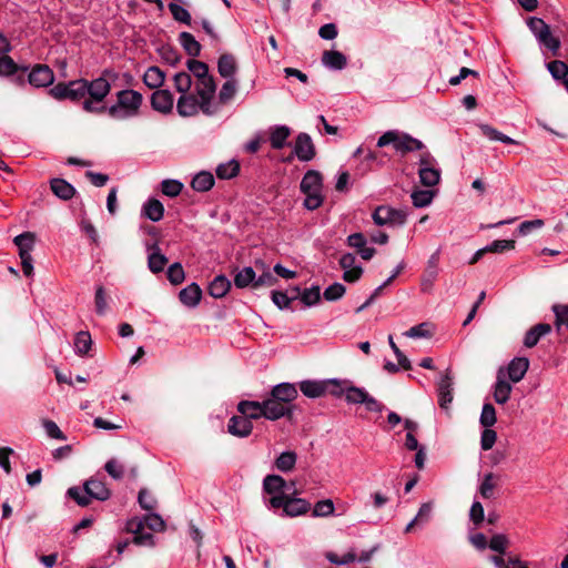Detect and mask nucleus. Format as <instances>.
<instances>
[{
  "mask_svg": "<svg viewBox=\"0 0 568 568\" xmlns=\"http://www.w3.org/2000/svg\"><path fill=\"white\" fill-rule=\"evenodd\" d=\"M497 422L496 409L490 403L483 405L479 423L484 427H493Z\"/></svg>",
  "mask_w": 568,
  "mask_h": 568,
  "instance_id": "6e6d98bb",
  "label": "nucleus"
},
{
  "mask_svg": "<svg viewBox=\"0 0 568 568\" xmlns=\"http://www.w3.org/2000/svg\"><path fill=\"white\" fill-rule=\"evenodd\" d=\"M230 288V280L224 275H217L209 285V294L214 298H221L226 295Z\"/></svg>",
  "mask_w": 568,
  "mask_h": 568,
  "instance_id": "2f4dec72",
  "label": "nucleus"
},
{
  "mask_svg": "<svg viewBox=\"0 0 568 568\" xmlns=\"http://www.w3.org/2000/svg\"><path fill=\"white\" fill-rule=\"evenodd\" d=\"M297 456L294 452H283L275 460V466L283 473L291 471L296 464Z\"/></svg>",
  "mask_w": 568,
  "mask_h": 568,
  "instance_id": "a18cd8bd",
  "label": "nucleus"
},
{
  "mask_svg": "<svg viewBox=\"0 0 568 568\" xmlns=\"http://www.w3.org/2000/svg\"><path fill=\"white\" fill-rule=\"evenodd\" d=\"M174 105V97L169 90H156L151 95V106L161 113H170Z\"/></svg>",
  "mask_w": 568,
  "mask_h": 568,
  "instance_id": "f3484780",
  "label": "nucleus"
},
{
  "mask_svg": "<svg viewBox=\"0 0 568 568\" xmlns=\"http://www.w3.org/2000/svg\"><path fill=\"white\" fill-rule=\"evenodd\" d=\"M176 110L181 116H193L202 111V100L194 94H181L176 103Z\"/></svg>",
  "mask_w": 568,
  "mask_h": 568,
  "instance_id": "2eb2a0df",
  "label": "nucleus"
},
{
  "mask_svg": "<svg viewBox=\"0 0 568 568\" xmlns=\"http://www.w3.org/2000/svg\"><path fill=\"white\" fill-rule=\"evenodd\" d=\"M418 176L425 186H435L440 180V169L429 151H423L418 160Z\"/></svg>",
  "mask_w": 568,
  "mask_h": 568,
  "instance_id": "9b49d317",
  "label": "nucleus"
},
{
  "mask_svg": "<svg viewBox=\"0 0 568 568\" xmlns=\"http://www.w3.org/2000/svg\"><path fill=\"white\" fill-rule=\"evenodd\" d=\"M179 42L191 57H197L201 52V44L189 32H181L179 36Z\"/></svg>",
  "mask_w": 568,
  "mask_h": 568,
  "instance_id": "79ce46f5",
  "label": "nucleus"
},
{
  "mask_svg": "<svg viewBox=\"0 0 568 568\" xmlns=\"http://www.w3.org/2000/svg\"><path fill=\"white\" fill-rule=\"evenodd\" d=\"M227 430L230 434L236 437H247L253 430V424L250 419L242 415L232 416L227 424Z\"/></svg>",
  "mask_w": 568,
  "mask_h": 568,
  "instance_id": "a211bd4d",
  "label": "nucleus"
},
{
  "mask_svg": "<svg viewBox=\"0 0 568 568\" xmlns=\"http://www.w3.org/2000/svg\"><path fill=\"white\" fill-rule=\"evenodd\" d=\"M18 64L7 54L0 57V77H8L18 71Z\"/></svg>",
  "mask_w": 568,
  "mask_h": 568,
  "instance_id": "338daca9",
  "label": "nucleus"
},
{
  "mask_svg": "<svg viewBox=\"0 0 568 568\" xmlns=\"http://www.w3.org/2000/svg\"><path fill=\"white\" fill-rule=\"evenodd\" d=\"M115 77L112 70L105 69L97 79H84L85 99L82 102V109L85 112L92 114L105 113L106 105L104 104V100L111 91L110 79H114Z\"/></svg>",
  "mask_w": 568,
  "mask_h": 568,
  "instance_id": "f257e3e1",
  "label": "nucleus"
},
{
  "mask_svg": "<svg viewBox=\"0 0 568 568\" xmlns=\"http://www.w3.org/2000/svg\"><path fill=\"white\" fill-rule=\"evenodd\" d=\"M169 10L176 21L185 23V24L191 23V14L182 6L171 2V3H169Z\"/></svg>",
  "mask_w": 568,
  "mask_h": 568,
  "instance_id": "bf43d9fd",
  "label": "nucleus"
},
{
  "mask_svg": "<svg viewBox=\"0 0 568 568\" xmlns=\"http://www.w3.org/2000/svg\"><path fill=\"white\" fill-rule=\"evenodd\" d=\"M173 82L175 90L181 94L189 93V90L192 87L191 74L185 71L175 73L173 77Z\"/></svg>",
  "mask_w": 568,
  "mask_h": 568,
  "instance_id": "8fccbe9b",
  "label": "nucleus"
},
{
  "mask_svg": "<svg viewBox=\"0 0 568 568\" xmlns=\"http://www.w3.org/2000/svg\"><path fill=\"white\" fill-rule=\"evenodd\" d=\"M438 403L443 409H448L449 404L453 402V381L449 372L440 378L438 383Z\"/></svg>",
  "mask_w": 568,
  "mask_h": 568,
  "instance_id": "aec40b11",
  "label": "nucleus"
},
{
  "mask_svg": "<svg viewBox=\"0 0 568 568\" xmlns=\"http://www.w3.org/2000/svg\"><path fill=\"white\" fill-rule=\"evenodd\" d=\"M554 312L556 315V325L560 329L561 326H566L568 329V305H555Z\"/></svg>",
  "mask_w": 568,
  "mask_h": 568,
  "instance_id": "774afa93",
  "label": "nucleus"
},
{
  "mask_svg": "<svg viewBox=\"0 0 568 568\" xmlns=\"http://www.w3.org/2000/svg\"><path fill=\"white\" fill-rule=\"evenodd\" d=\"M240 171V164L235 160H231L226 163H222L216 168V175L219 179L227 180L237 175Z\"/></svg>",
  "mask_w": 568,
  "mask_h": 568,
  "instance_id": "49530a36",
  "label": "nucleus"
},
{
  "mask_svg": "<svg viewBox=\"0 0 568 568\" xmlns=\"http://www.w3.org/2000/svg\"><path fill=\"white\" fill-rule=\"evenodd\" d=\"M294 153L300 161L308 162L315 156V148L307 133H300L295 141Z\"/></svg>",
  "mask_w": 568,
  "mask_h": 568,
  "instance_id": "dca6fc26",
  "label": "nucleus"
},
{
  "mask_svg": "<svg viewBox=\"0 0 568 568\" xmlns=\"http://www.w3.org/2000/svg\"><path fill=\"white\" fill-rule=\"evenodd\" d=\"M513 387L509 382L505 379L501 372L497 375V381L494 386V399L497 404H505L508 402Z\"/></svg>",
  "mask_w": 568,
  "mask_h": 568,
  "instance_id": "b1692460",
  "label": "nucleus"
},
{
  "mask_svg": "<svg viewBox=\"0 0 568 568\" xmlns=\"http://www.w3.org/2000/svg\"><path fill=\"white\" fill-rule=\"evenodd\" d=\"M297 385L303 395L308 398H320L328 394L339 397L345 393V390H347L346 397L351 400L352 393L355 392L354 387H348L337 379H305L300 382Z\"/></svg>",
  "mask_w": 568,
  "mask_h": 568,
  "instance_id": "20e7f679",
  "label": "nucleus"
},
{
  "mask_svg": "<svg viewBox=\"0 0 568 568\" xmlns=\"http://www.w3.org/2000/svg\"><path fill=\"white\" fill-rule=\"evenodd\" d=\"M478 129L480 130L481 134L485 135L490 141H498L505 144H518L516 140L513 138L499 132L497 129L493 128L489 124H479Z\"/></svg>",
  "mask_w": 568,
  "mask_h": 568,
  "instance_id": "72a5a7b5",
  "label": "nucleus"
},
{
  "mask_svg": "<svg viewBox=\"0 0 568 568\" xmlns=\"http://www.w3.org/2000/svg\"><path fill=\"white\" fill-rule=\"evenodd\" d=\"M146 250L149 251V256H148L149 270L154 274L162 272L168 263V258L164 254L161 253L158 243L148 245Z\"/></svg>",
  "mask_w": 568,
  "mask_h": 568,
  "instance_id": "6ab92c4d",
  "label": "nucleus"
},
{
  "mask_svg": "<svg viewBox=\"0 0 568 568\" xmlns=\"http://www.w3.org/2000/svg\"><path fill=\"white\" fill-rule=\"evenodd\" d=\"M50 187L55 196L64 201L72 199L75 194L73 185L63 179H52L50 181Z\"/></svg>",
  "mask_w": 568,
  "mask_h": 568,
  "instance_id": "bb28decb",
  "label": "nucleus"
},
{
  "mask_svg": "<svg viewBox=\"0 0 568 568\" xmlns=\"http://www.w3.org/2000/svg\"><path fill=\"white\" fill-rule=\"evenodd\" d=\"M201 297L202 290L196 283H191L179 294L181 303L187 307H195L200 303Z\"/></svg>",
  "mask_w": 568,
  "mask_h": 568,
  "instance_id": "5701e85b",
  "label": "nucleus"
},
{
  "mask_svg": "<svg viewBox=\"0 0 568 568\" xmlns=\"http://www.w3.org/2000/svg\"><path fill=\"white\" fill-rule=\"evenodd\" d=\"M67 495L74 499L79 506L84 507L90 504L91 499L100 501L108 500L111 496V491L104 481L97 478H90L84 483L83 488L77 486L70 487Z\"/></svg>",
  "mask_w": 568,
  "mask_h": 568,
  "instance_id": "39448f33",
  "label": "nucleus"
},
{
  "mask_svg": "<svg viewBox=\"0 0 568 568\" xmlns=\"http://www.w3.org/2000/svg\"><path fill=\"white\" fill-rule=\"evenodd\" d=\"M551 326L546 323H539L535 326H532L524 337V345L528 348H531L538 344L540 338L548 333H550Z\"/></svg>",
  "mask_w": 568,
  "mask_h": 568,
  "instance_id": "393cba45",
  "label": "nucleus"
},
{
  "mask_svg": "<svg viewBox=\"0 0 568 568\" xmlns=\"http://www.w3.org/2000/svg\"><path fill=\"white\" fill-rule=\"evenodd\" d=\"M290 134L291 130L286 125H277L273 128L270 135L271 146L275 150L283 149Z\"/></svg>",
  "mask_w": 568,
  "mask_h": 568,
  "instance_id": "f704fd0d",
  "label": "nucleus"
},
{
  "mask_svg": "<svg viewBox=\"0 0 568 568\" xmlns=\"http://www.w3.org/2000/svg\"><path fill=\"white\" fill-rule=\"evenodd\" d=\"M529 368V361L526 357L514 358L507 367L508 377L513 383L520 382Z\"/></svg>",
  "mask_w": 568,
  "mask_h": 568,
  "instance_id": "412c9836",
  "label": "nucleus"
},
{
  "mask_svg": "<svg viewBox=\"0 0 568 568\" xmlns=\"http://www.w3.org/2000/svg\"><path fill=\"white\" fill-rule=\"evenodd\" d=\"M322 63L329 70H342L347 64L345 54L336 50H326L322 54Z\"/></svg>",
  "mask_w": 568,
  "mask_h": 568,
  "instance_id": "4be33fe9",
  "label": "nucleus"
},
{
  "mask_svg": "<svg viewBox=\"0 0 568 568\" xmlns=\"http://www.w3.org/2000/svg\"><path fill=\"white\" fill-rule=\"evenodd\" d=\"M94 306L98 315L103 316L108 311V295L102 285L95 288Z\"/></svg>",
  "mask_w": 568,
  "mask_h": 568,
  "instance_id": "864d4df0",
  "label": "nucleus"
},
{
  "mask_svg": "<svg viewBox=\"0 0 568 568\" xmlns=\"http://www.w3.org/2000/svg\"><path fill=\"white\" fill-rule=\"evenodd\" d=\"M217 71L222 78L234 79L236 61L232 54H222L217 61Z\"/></svg>",
  "mask_w": 568,
  "mask_h": 568,
  "instance_id": "c756f323",
  "label": "nucleus"
},
{
  "mask_svg": "<svg viewBox=\"0 0 568 568\" xmlns=\"http://www.w3.org/2000/svg\"><path fill=\"white\" fill-rule=\"evenodd\" d=\"M334 513V504L331 499L320 500L313 508L314 517H326Z\"/></svg>",
  "mask_w": 568,
  "mask_h": 568,
  "instance_id": "69168bd1",
  "label": "nucleus"
},
{
  "mask_svg": "<svg viewBox=\"0 0 568 568\" xmlns=\"http://www.w3.org/2000/svg\"><path fill=\"white\" fill-rule=\"evenodd\" d=\"M296 300V296H288L287 293L273 291L272 292V301L280 310L290 308L293 301Z\"/></svg>",
  "mask_w": 568,
  "mask_h": 568,
  "instance_id": "0e129e2a",
  "label": "nucleus"
},
{
  "mask_svg": "<svg viewBox=\"0 0 568 568\" xmlns=\"http://www.w3.org/2000/svg\"><path fill=\"white\" fill-rule=\"evenodd\" d=\"M404 267H405V263L400 262L395 267L392 275L384 283H382L378 287H376L374 290V292L369 295V297L361 306L357 307V313L359 311L366 308L367 306H369L377 297H379L382 295L384 288L386 286H388L400 274V272L404 270Z\"/></svg>",
  "mask_w": 568,
  "mask_h": 568,
  "instance_id": "a878e982",
  "label": "nucleus"
},
{
  "mask_svg": "<svg viewBox=\"0 0 568 568\" xmlns=\"http://www.w3.org/2000/svg\"><path fill=\"white\" fill-rule=\"evenodd\" d=\"M84 79L58 83L50 89V95L55 100H70L72 102H83L85 99Z\"/></svg>",
  "mask_w": 568,
  "mask_h": 568,
  "instance_id": "9d476101",
  "label": "nucleus"
},
{
  "mask_svg": "<svg viewBox=\"0 0 568 568\" xmlns=\"http://www.w3.org/2000/svg\"><path fill=\"white\" fill-rule=\"evenodd\" d=\"M310 503L305 499L287 497L284 513L291 517L300 516L305 514L310 509Z\"/></svg>",
  "mask_w": 568,
  "mask_h": 568,
  "instance_id": "c9c22d12",
  "label": "nucleus"
},
{
  "mask_svg": "<svg viewBox=\"0 0 568 568\" xmlns=\"http://www.w3.org/2000/svg\"><path fill=\"white\" fill-rule=\"evenodd\" d=\"M508 545H509V540H508L507 536L504 534H497L491 537V539L488 544V547L491 550L504 555L506 552Z\"/></svg>",
  "mask_w": 568,
  "mask_h": 568,
  "instance_id": "e2e57ef3",
  "label": "nucleus"
},
{
  "mask_svg": "<svg viewBox=\"0 0 568 568\" xmlns=\"http://www.w3.org/2000/svg\"><path fill=\"white\" fill-rule=\"evenodd\" d=\"M437 266H438V253H434L429 257L427 267L423 275V280H422V290L423 291H428L433 286L434 282L438 275Z\"/></svg>",
  "mask_w": 568,
  "mask_h": 568,
  "instance_id": "cd10ccee",
  "label": "nucleus"
},
{
  "mask_svg": "<svg viewBox=\"0 0 568 568\" xmlns=\"http://www.w3.org/2000/svg\"><path fill=\"white\" fill-rule=\"evenodd\" d=\"M410 197L416 207H425L432 203L434 193L428 190H416Z\"/></svg>",
  "mask_w": 568,
  "mask_h": 568,
  "instance_id": "4d7b16f0",
  "label": "nucleus"
},
{
  "mask_svg": "<svg viewBox=\"0 0 568 568\" xmlns=\"http://www.w3.org/2000/svg\"><path fill=\"white\" fill-rule=\"evenodd\" d=\"M183 189V184L178 180H164L161 183V191L170 197L178 196Z\"/></svg>",
  "mask_w": 568,
  "mask_h": 568,
  "instance_id": "13d9d810",
  "label": "nucleus"
},
{
  "mask_svg": "<svg viewBox=\"0 0 568 568\" xmlns=\"http://www.w3.org/2000/svg\"><path fill=\"white\" fill-rule=\"evenodd\" d=\"M285 480L278 475H267L263 480V489L268 495L284 493Z\"/></svg>",
  "mask_w": 568,
  "mask_h": 568,
  "instance_id": "a19ab883",
  "label": "nucleus"
},
{
  "mask_svg": "<svg viewBox=\"0 0 568 568\" xmlns=\"http://www.w3.org/2000/svg\"><path fill=\"white\" fill-rule=\"evenodd\" d=\"M92 345L91 335L89 332L81 331L74 337V351L79 355H84L89 352Z\"/></svg>",
  "mask_w": 568,
  "mask_h": 568,
  "instance_id": "de8ad7c7",
  "label": "nucleus"
},
{
  "mask_svg": "<svg viewBox=\"0 0 568 568\" xmlns=\"http://www.w3.org/2000/svg\"><path fill=\"white\" fill-rule=\"evenodd\" d=\"M237 92V81L235 79H227L219 91V103L227 104L233 100Z\"/></svg>",
  "mask_w": 568,
  "mask_h": 568,
  "instance_id": "37998d69",
  "label": "nucleus"
},
{
  "mask_svg": "<svg viewBox=\"0 0 568 568\" xmlns=\"http://www.w3.org/2000/svg\"><path fill=\"white\" fill-rule=\"evenodd\" d=\"M270 404L267 403L266 398L262 402L256 400H241L237 404V410L241 413L242 416L250 419H258L261 417H264L268 420H277L275 416L270 413Z\"/></svg>",
  "mask_w": 568,
  "mask_h": 568,
  "instance_id": "ddd939ff",
  "label": "nucleus"
},
{
  "mask_svg": "<svg viewBox=\"0 0 568 568\" xmlns=\"http://www.w3.org/2000/svg\"><path fill=\"white\" fill-rule=\"evenodd\" d=\"M547 69L555 80H565L568 78V65L560 60H554L547 64Z\"/></svg>",
  "mask_w": 568,
  "mask_h": 568,
  "instance_id": "5fc2aeb1",
  "label": "nucleus"
},
{
  "mask_svg": "<svg viewBox=\"0 0 568 568\" xmlns=\"http://www.w3.org/2000/svg\"><path fill=\"white\" fill-rule=\"evenodd\" d=\"M142 104L143 95L140 92L133 89H124L116 92V102L106 106L105 113L113 120H130L140 114Z\"/></svg>",
  "mask_w": 568,
  "mask_h": 568,
  "instance_id": "7ed1b4c3",
  "label": "nucleus"
},
{
  "mask_svg": "<svg viewBox=\"0 0 568 568\" xmlns=\"http://www.w3.org/2000/svg\"><path fill=\"white\" fill-rule=\"evenodd\" d=\"M527 24L538 42L549 49L554 55H557L560 41L551 34L549 26L542 19L536 17L529 18Z\"/></svg>",
  "mask_w": 568,
  "mask_h": 568,
  "instance_id": "1a4fd4ad",
  "label": "nucleus"
},
{
  "mask_svg": "<svg viewBox=\"0 0 568 568\" xmlns=\"http://www.w3.org/2000/svg\"><path fill=\"white\" fill-rule=\"evenodd\" d=\"M186 68L192 73V75L195 78V81L201 80L210 75L209 67L206 63L190 59L186 61Z\"/></svg>",
  "mask_w": 568,
  "mask_h": 568,
  "instance_id": "09e8293b",
  "label": "nucleus"
},
{
  "mask_svg": "<svg viewBox=\"0 0 568 568\" xmlns=\"http://www.w3.org/2000/svg\"><path fill=\"white\" fill-rule=\"evenodd\" d=\"M500 477L494 473L484 476L479 486V494L483 498L489 499L494 497V489L498 486Z\"/></svg>",
  "mask_w": 568,
  "mask_h": 568,
  "instance_id": "e433bc0d",
  "label": "nucleus"
},
{
  "mask_svg": "<svg viewBox=\"0 0 568 568\" xmlns=\"http://www.w3.org/2000/svg\"><path fill=\"white\" fill-rule=\"evenodd\" d=\"M357 404H363L366 410L381 414L384 405L371 396L364 388L357 387Z\"/></svg>",
  "mask_w": 568,
  "mask_h": 568,
  "instance_id": "473e14b6",
  "label": "nucleus"
},
{
  "mask_svg": "<svg viewBox=\"0 0 568 568\" xmlns=\"http://www.w3.org/2000/svg\"><path fill=\"white\" fill-rule=\"evenodd\" d=\"M213 185H214V176L212 173H210L207 171H202V172L197 173L191 182L192 189L197 192H206V191L211 190Z\"/></svg>",
  "mask_w": 568,
  "mask_h": 568,
  "instance_id": "58836bf2",
  "label": "nucleus"
},
{
  "mask_svg": "<svg viewBox=\"0 0 568 568\" xmlns=\"http://www.w3.org/2000/svg\"><path fill=\"white\" fill-rule=\"evenodd\" d=\"M142 215L152 222H159L163 219L164 206L159 200L150 199L142 206Z\"/></svg>",
  "mask_w": 568,
  "mask_h": 568,
  "instance_id": "c85d7f7f",
  "label": "nucleus"
},
{
  "mask_svg": "<svg viewBox=\"0 0 568 568\" xmlns=\"http://www.w3.org/2000/svg\"><path fill=\"white\" fill-rule=\"evenodd\" d=\"M196 95L202 100V112L206 115H213L219 111L217 104L214 103L216 92V83L213 75L195 81Z\"/></svg>",
  "mask_w": 568,
  "mask_h": 568,
  "instance_id": "6e6552de",
  "label": "nucleus"
},
{
  "mask_svg": "<svg viewBox=\"0 0 568 568\" xmlns=\"http://www.w3.org/2000/svg\"><path fill=\"white\" fill-rule=\"evenodd\" d=\"M341 265L344 271V280L347 282H355V255L348 253L342 256Z\"/></svg>",
  "mask_w": 568,
  "mask_h": 568,
  "instance_id": "603ef678",
  "label": "nucleus"
},
{
  "mask_svg": "<svg viewBox=\"0 0 568 568\" xmlns=\"http://www.w3.org/2000/svg\"><path fill=\"white\" fill-rule=\"evenodd\" d=\"M387 145H392L396 152L402 154L413 151H422L425 149V145L420 140L398 130L386 131L378 138V148Z\"/></svg>",
  "mask_w": 568,
  "mask_h": 568,
  "instance_id": "423d86ee",
  "label": "nucleus"
},
{
  "mask_svg": "<svg viewBox=\"0 0 568 568\" xmlns=\"http://www.w3.org/2000/svg\"><path fill=\"white\" fill-rule=\"evenodd\" d=\"M321 300V287L313 285L310 288H305L301 293V302L306 307L316 305Z\"/></svg>",
  "mask_w": 568,
  "mask_h": 568,
  "instance_id": "3c124183",
  "label": "nucleus"
},
{
  "mask_svg": "<svg viewBox=\"0 0 568 568\" xmlns=\"http://www.w3.org/2000/svg\"><path fill=\"white\" fill-rule=\"evenodd\" d=\"M298 396V389L295 384L292 383H280L272 387L268 396L266 397L270 404V413L276 417V419L287 418L293 419L296 405L293 402Z\"/></svg>",
  "mask_w": 568,
  "mask_h": 568,
  "instance_id": "f03ea898",
  "label": "nucleus"
},
{
  "mask_svg": "<svg viewBox=\"0 0 568 568\" xmlns=\"http://www.w3.org/2000/svg\"><path fill=\"white\" fill-rule=\"evenodd\" d=\"M165 80V73L159 67H150L143 75L144 84L150 89H159Z\"/></svg>",
  "mask_w": 568,
  "mask_h": 568,
  "instance_id": "7c9ffc66",
  "label": "nucleus"
},
{
  "mask_svg": "<svg viewBox=\"0 0 568 568\" xmlns=\"http://www.w3.org/2000/svg\"><path fill=\"white\" fill-rule=\"evenodd\" d=\"M166 275H168V280L173 285L181 284L185 278L184 270L180 263H173L172 265H170L168 268Z\"/></svg>",
  "mask_w": 568,
  "mask_h": 568,
  "instance_id": "052dcab7",
  "label": "nucleus"
},
{
  "mask_svg": "<svg viewBox=\"0 0 568 568\" xmlns=\"http://www.w3.org/2000/svg\"><path fill=\"white\" fill-rule=\"evenodd\" d=\"M13 242L19 250V256L30 255L34 246L36 237L33 233L24 232L20 235H17Z\"/></svg>",
  "mask_w": 568,
  "mask_h": 568,
  "instance_id": "4c0bfd02",
  "label": "nucleus"
},
{
  "mask_svg": "<svg viewBox=\"0 0 568 568\" xmlns=\"http://www.w3.org/2000/svg\"><path fill=\"white\" fill-rule=\"evenodd\" d=\"M28 81L34 88H47L54 82V73L47 64H36L28 75Z\"/></svg>",
  "mask_w": 568,
  "mask_h": 568,
  "instance_id": "4468645a",
  "label": "nucleus"
},
{
  "mask_svg": "<svg viewBox=\"0 0 568 568\" xmlns=\"http://www.w3.org/2000/svg\"><path fill=\"white\" fill-rule=\"evenodd\" d=\"M104 469L113 479L119 480L124 476V466L115 458L109 459Z\"/></svg>",
  "mask_w": 568,
  "mask_h": 568,
  "instance_id": "680f3d73",
  "label": "nucleus"
},
{
  "mask_svg": "<svg viewBox=\"0 0 568 568\" xmlns=\"http://www.w3.org/2000/svg\"><path fill=\"white\" fill-rule=\"evenodd\" d=\"M301 191L306 195L304 205L307 210H316L323 203V176L318 171L308 170L302 181Z\"/></svg>",
  "mask_w": 568,
  "mask_h": 568,
  "instance_id": "0eeeda50",
  "label": "nucleus"
},
{
  "mask_svg": "<svg viewBox=\"0 0 568 568\" xmlns=\"http://www.w3.org/2000/svg\"><path fill=\"white\" fill-rule=\"evenodd\" d=\"M255 271L251 266L243 267L234 276V285L239 288L252 285L254 287Z\"/></svg>",
  "mask_w": 568,
  "mask_h": 568,
  "instance_id": "c03bdc74",
  "label": "nucleus"
},
{
  "mask_svg": "<svg viewBox=\"0 0 568 568\" xmlns=\"http://www.w3.org/2000/svg\"><path fill=\"white\" fill-rule=\"evenodd\" d=\"M372 217L376 225L397 227L406 223L407 214L404 210L381 205L375 209Z\"/></svg>",
  "mask_w": 568,
  "mask_h": 568,
  "instance_id": "f8f14e48",
  "label": "nucleus"
},
{
  "mask_svg": "<svg viewBox=\"0 0 568 568\" xmlns=\"http://www.w3.org/2000/svg\"><path fill=\"white\" fill-rule=\"evenodd\" d=\"M129 528L134 532V542L139 545L152 544L153 535L151 532H144L143 521H136L135 519L129 521Z\"/></svg>",
  "mask_w": 568,
  "mask_h": 568,
  "instance_id": "ea45409f",
  "label": "nucleus"
}]
</instances>
